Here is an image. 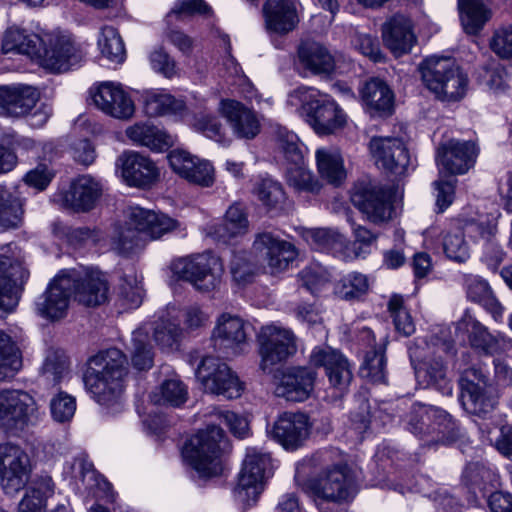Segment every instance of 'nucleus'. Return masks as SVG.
Wrapping results in <instances>:
<instances>
[{
	"label": "nucleus",
	"instance_id": "f257e3e1",
	"mask_svg": "<svg viewBox=\"0 0 512 512\" xmlns=\"http://www.w3.org/2000/svg\"><path fill=\"white\" fill-rule=\"evenodd\" d=\"M127 358L117 348L98 352L89 359L83 382L92 398L106 408L122 403Z\"/></svg>",
	"mask_w": 512,
	"mask_h": 512
},
{
	"label": "nucleus",
	"instance_id": "f03ea898",
	"mask_svg": "<svg viewBox=\"0 0 512 512\" xmlns=\"http://www.w3.org/2000/svg\"><path fill=\"white\" fill-rule=\"evenodd\" d=\"M125 225L112 238V249L120 255H129L142 246L144 238L156 240L178 229L177 220L140 206H129L125 211Z\"/></svg>",
	"mask_w": 512,
	"mask_h": 512
},
{
	"label": "nucleus",
	"instance_id": "7ed1b4c3",
	"mask_svg": "<svg viewBox=\"0 0 512 512\" xmlns=\"http://www.w3.org/2000/svg\"><path fill=\"white\" fill-rule=\"evenodd\" d=\"M407 429L424 441V445L451 444L461 435L456 420L433 405L414 403L406 415Z\"/></svg>",
	"mask_w": 512,
	"mask_h": 512
},
{
	"label": "nucleus",
	"instance_id": "20e7f679",
	"mask_svg": "<svg viewBox=\"0 0 512 512\" xmlns=\"http://www.w3.org/2000/svg\"><path fill=\"white\" fill-rule=\"evenodd\" d=\"M424 85L441 101H458L468 88V77L450 57L431 56L419 64Z\"/></svg>",
	"mask_w": 512,
	"mask_h": 512
},
{
	"label": "nucleus",
	"instance_id": "39448f33",
	"mask_svg": "<svg viewBox=\"0 0 512 512\" xmlns=\"http://www.w3.org/2000/svg\"><path fill=\"white\" fill-rule=\"evenodd\" d=\"M287 102L301 107L307 122L319 135L332 134L345 124V115L336 102L317 89L299 87L289 94Z\"/></svg>",
	"mask_w": 512,
	"mask_h": 512
},
{
	"label": "nucleus",
	"instance_id": "423d86ee",
	"mask_svg": "<svg viewBox=\"0 0 512 512\" xmlns=\"http://www.w3.org/2000/svg\"><path fill=\"white\" fill-rule=\"evenodd\" d=\"M225 445L223 430L209 424L185 443L182 455L201 476H216L222 471L221 455Z\"/></svg>",
	"mask_w": 512,
	"mask_h": 512
},
{
	"label": "nucleus",
	"instance_id": "0eeeda50",
	"mask_svg": "<svg viewBox=\"0 0 512 512\" xmlns=\"http://www.w3.org/2000/svg\"><path fill=\"white\" fill-rule=\"evenodd\" d=\"M335 456H337L335 450L319 451L312 456L313 465L325 471L323 477L311 483V489L318 498L323 500L346 501L355 495V486L346 465H332Z\"/></svg>",
	"mask_w": 512,
	"mask_h": 512
},
{
	"label": "nucleus",
	"instance_id": "6e6552de",
	"mask_svg": "<svg viewBox=\"0 0 512 512\" xmlns=\"http://www.w3.org/2000/svg\"><path fill=\"white\" fill-rule=\"evenodd\" d=\"M458 382L460 399L466 411L485 417L498 405V393L482 367L474 365L464 369Z\"/></svg>",
	"mask_w": 512,
	"mask_h": 512
},
{
	"label": "nucleus",
	"instance_id": "1a4fd4ad",
	"mask_svg": "<svg viewBox=\"0 0 512 512\" xmlns=\"http://www.w3.org/2000/svg\"><path fill=\"white\" fill-rule=\"evenodd\" d=\"M271 456L257 448H248L233 490L236 501L244 506L255 504L264 490L265 479L271 472Z\"/></svg>",
	"mask_w": 512,
	"mask_h": 512
},
{
	"label": "nucleus",
	"instance_id": "9d476101",
	"mask_svg": "<svg viewBox=\"0 0 512 512\" xmlns=\"http://www.w3.org/2000/svg\"><path fill=\"white\" fill-rule=\"evenodd\" d=\"M171 270L179 279L190 282L198 291L209 292L220 284L223 264L218 256L205 252L174 260Z\"/></svg>",
	"mask_w": 512,
	"mask_h": 512
},
{
	"label": "nucleus",
	"instance_id": "9b49d317",
	"mask_svg": "<svg viewBox=\"0 0 512 512\" xmlns=\"http://www.w3.org/2000/svg\"><path fill=\"white\" fill-rule=\"evenodd\" d=\"M40 412L35 399L22 390L0 391V428L16 434L35 425Z\"/></svg>",
	"mask_w": 512,
	"mask_h": 512
},
{
	"label": "nucleus",
	"instance_id": "f8f14e48",
	"mask_svg": "<svg viewBox=\"0 0 512 512\" xmlns=\"http://www.w3.org/2000/svg\"><path fill=\"white\" fill-rule=\"evenodd\" d=\"M196 376L205 392L226 399L240 397L244 389L238 376L217 357H203L196 370Z\"/></svg>",
	"mask_w": 512,
	"mask_h": 512
},
{
	"label": "nucleus",
	"instance_id": "ddd939ff",
	"mask_svg": "<svg viewBox=\"0 0 512 512\" xmlns=\"http://www.w3.org/2000/svg\"><path fill=\"white\" fill-rule=\"evenodd\" d=\"M76 274L66 275L65 270L56 275L48 284L45 291L35 301L36 313L49 321H59L68 314L73 283L77 281Z\"/></svg>",
	"mask_w": 512,
	"mask_h": 512
},
{
	"label": "nucleus",
	"instance_id": "4468645a",
	"mask_svg": "<svg viewBox=\"0 0 512 512\" xmlns=\"http://www.w3.org/2000/svg\"><path fill=\"white\" fill-rule=\"evenodd\" d=\"M261 369L266 372L271 367L285 361L296 351L295 336L287 328L271 324L261 328L257 335Z\"/></svg>",
	"mask_w": 512,
	"mask_h": 512
},
{
	"label": "nucleus",
	"instance_id": "2eb2a0df",
	"mask_svg": "<svg viewBox=\"0 0 512 512\" xmlns=\"http://www.w3.org/2000/svg\"><path fill=\"white\" fill-rule=\"evenodd\" d=\"M31 472L27 453L12 442L0 444V479L6 494H15L28 483Z\"/></svg>",
	"mask_w": 512,
	"mask_h": 512
},
{
	"label": "nucleus",
	"instance_id": "dca6fc26",
	"mask_svg": "<svg viewBox=\"0 0 512 512\" xmlns=\"http://www.w3.org/2000/svg\"><path fill=\"white\" fill-rule=\"evenodd\" d=\"M477 156L474 142L450 139L439 144L435 159L440 174L462 175L474 166Z\"/></svg>",
	"mask_w": 512,
	"mask_h": 512
},
{
	"label": "nucleus",
	"instance_id": "f3484780",
	"mask_svg": "<svg viewBox=\"0 0 512 512\" xmlns=\"http://www.w3.org/2000/svg\"><path fill=\"white\" fill-rule=\"evenodd\" d=\"M250 328L251 325L240 317L228 313L222 314L213 329L214 348L234 355L245 352L249 346Z\"/></svg>",
	"mask_w": 512,
	"mask_h": 512
},
{
	"label": "nucleus",
	"instance_id": "a211bd4d",
	"mask_svg": "<svg viewBox=\"0 0 512 512\" xmlns=\"http://www.w3.org/2000/svg\"><path fill=\"white\" fill-rule=\"evenodd\" d=\"M90 94L95 106L113 118L126 120L135 112L133 100L119 83L101 82L90 89Z\"/></svg>",
	"mask_w": 512,
	"mask_h": 512
},
{
	"label": "nucleus",
	"instance_id": "6ab92c4d",
	"mask_svg": "<svg viewBox=\"0 0 512 512\" xmlns=\"http://www.w3.org/2000/svg\"><path fill=\"white\" fill-rule=\"evenodd\" d=\"M29 272L13 251L11 244L0 247V306L10 305L19 288L28 279Z\"/></svg>",
	"mask_w": 512,
	"mask_h": 512
},
{
	"label": "nucleus",
	"instance_id": "aec40b11",
	"mask_svg": "<svg viewBox=\"0 0 512 512\" xmlns=\"http://www.w3.org/2000/svg\"><path fill=\"white\" fill-rule=\"evenodd\" d=\"M311 431L309 417L302 412H284L273 424L272 437L285 450L295 451L307 441Z\"/></svg>",
	"mask_w": 512,
	"mask_h": 512
},
{
	"label": "nucleus",
	"instance_id": "412c9836",
	"mask_svg": "<svg viewBox=\"0 0 512 512\" xmlns=\"http://www.w3.org/2000/svg\"><path fill=\"white\" fill-rule=\"evenodd\" d=\"M310 363L323 367L332 387L343 393L349 386L353 374L348 359L331 347H316L310 355Z\"/></svg>",
	"mask_w": 512,
	"mask_h": 512
},
{
	"label": "nucleus",
	"instance_id": "4be33fe9",
	"mask_svg": "<svg viewBox=\"0 0 512 512\" xmlns=\"http://www.w3.org/2000/svg\"><path fill=\"white\" fill-rule=\"evenodd\" d=\"M254 251L266 261L272 273L285 270L297 256L295 246L272 232L258 233Z\"/></svg>",
	"mask_w": 512,
	"mask_h": 512
},
{
	"label": "nucleus",
	"instance_id": "5701e85b",
	"mask_svg": "<svg viewBox=\"0 0 512 512\" xmlns=\"http://www.w3.org/2000/svg\"><path fill=\"white\" fill-rule=\"evenodd\" d=\"M352 204L373 223H382L390 219L391 204L389 195L379 186H356L351 194Z\"/></svg>",
	"mask_w": 512,
	"mask_h": 512
},
{
	"label": "nucleus",
	"instance_id": "b1692460",
	"mask_svg": "<svg viewBox=\"0 0 512 512\" xmlns=\"http://www.w3.org/2000/svg\"><path fill=\"white\" fill-rule=\"evenodd\" d=\"M370 151L385 170L395 175H403L410 164V156L402 140L394 137H373Z\"/></svg>",
	"mask_w": 512,
	"mask_h": 512
},
{
	"label": "nucleus",
	"instance_id": "393cba45",
	"mask_svg": "<svg viewBox=\"0 0 512 512\" xmlns=\"http://www.w3.org/2000/svg\"><path fill=\"white\" fill-rule=\"evenodd\" d=\"M168 161L172 170L190 183L202 187H209L214 183V168L207 160L175 149L168 154Z\"/></svg>",
	"mask_w": 512,
	"mask_h": 512
},
{
	"label": "nucleus",
	"instance_id": "a878e982",
	"mask_svg": "<svg viewBox=\"0 0 512 512\" xmlns=\"http://www.w3.org/2000/svg\"><path fill=\"white\" fill-rule=\"evenodd\" d=\"M316 372L311 367H294L287 370L275 387V395L287 401L302 402L314 390Z\"/></svg>",
	"mask_w": 512,
	"mask_h": 512
},
{
	"label": "nucleus",
	"instance_id": "bb28decb",
	"mask_svg": "<svg viewBox=\"0 0 512 512\" xmlns=\"http://www.w3.org/2000/svg\"><path fill=\"white\" fill-rule=\"evenodd\" d=\"M66 275L76 274L72 295L76 301L88 307L98 306L107 299L108 286L103 274L98 271L65 270Z\"/></svg>",
	"mask_w": 512,
	"mask_h": 512
},
{
	"label": "nucleus",
	"instance_id": "cd10ccee",
	"mask_svg": "<svg viewBox=\"0 0 512 512\" xmlns=\"http://www.w3.org/2000/svg\"><path fill=\"white\" fill-rule=\"evenodd\" d=\"M124 180L130 186H147L159 176L155 163L136 151H125L117 159Z\"/></svg>",
	"mask_w": 512,
	"mask_h": 512
},
{
	"label": "nucleus",
	"instance_id": "c85d7f7f",
	"mask_svg": "<svg viewBox=\"0 0 512 512\" xmlns=\"http://www.w3.org/2000/svg\"><path fill=\"white\" fill-rule=\"evenodd\" d=\"M42 57L46 68L55 72H65L82 61L83 52L71 37L61 35L50 40V47L44 50Z\"/></svg>",
	"mask_w": 512,
	"mask_h": 512
},
{
	"label": "nucleus",
	"instance_id": "c756f323",
	"mask_svg": "<svg viewBox=\"0 0 512 512\" xmlns=\"http://www.w3.org/2000/svg\"><path fill=\"white\" fill-rule=\"evenodd\" d=\"M39 100L36 88L15 84L0 86V115L20 117L26 115Z\"/></svg>",
	"mask_w": 512,
	"mask_h": 512
},
{
	"label": "nucleus",
	"instance_id": "7c9ffc66",
	"mask_svg": "<svg viewBox=\"0 0 512 512\" xmlns=\"http://www.w3.org/2000/svg\"><path fill=\"white\" fill-rule=\"evenodd\" d=\"M102 185L89 175L75 179L63 196L64 204L76 212L93 209L102 195Z\"/></svg>",
	"mask_w": 512,
	"mask_h": 512
},
{
	"label": "nucleus",
	"instance_id": "2f4dec72",
	"mask_svg": "<svg viewBox=\"0 0 512 512\" xmlns=\"http://www.w3.org/2000/svg\"><path fill=\"white\" fill-rule=\"evenodd\" d=\"M382 38L396 57L409 53L416 42L411 20L403 15H395L383 25Z\"/></svg>",
	"mask_w": 512,
	"mask_h": 512
},
{
	"label": "nucleus",
	"instance_id": "473e14b6",
	"mask_svg": "<svg viewBox=\"0 0 512 512\" xmlns=\"http://www.w3.org/2000/svg\"><path fill=\"white\" fill-rule=\"evenodd\" d=\"M220 111L239 138L252 139L260 131L255 113L236 100H222Z\"/></svg>",
	"mask_w": 512,
	"mask_h": 512
},
{
	"label": "nucleus",
	"instance_id": "72a5a7b5",
	"mask_svg": "<svg viewBox=\"0 0 512 512\" xmlns=\"http://www.w3.org/2000/svg\"><path fill=\"white\" fill-rule=\"evenodd\" d=\"M266 28L277 34H286L299 22L296 6L291 0H266L263 6Z\"/></svg>",
	"mask_w": 512,
	"mask_h": 512
},
{
	"label": "nucleus",
	"instance_id": "f704fd0d",
	"mask_svg": "<svg viewBox=\"0 0 512 512\" xmlns=\"http://www.w3.org/2000/svg\"><path fill=\"white\" fill-rule=\"evenodd\" d=\"M125 133L134 144L154 152L166 151L175 143L173 135L150 122H137L129 126Z\"/></svg>",
	"mask_w": 512,
	"mask_h": 512
},
{
	"label": "nucleus",
	"instance_id": "c9c22d12",
	"mask_svg": "<svg viewBox=\"0 0 512 512\" xmlns=\"http://www.w3.org/2000/svg\"><path fill=\"white\" fill-rule=\"evenodd\" d=\"M457 329L468 334L470 345L486 355H494L503 350L502 341L466 312L457 324Z\"/></svg>",
	"mask_w": 512,
	"mask_h": 512
},
{
	"label": "nucleus",
	"instance_id": "e433bc0d",
	"mask_svg": "<svg viewBox=\"0 0 512 512\" xmlns=\"http://www.w3.org/2000/svg\"><path fill=\"white\" fill-rule=\"evenodd\" d=\"M43 50L42 39L34 33L16 26L9 27L2 39V52H15L30 58L41 57Z\"/></svg>",
	"mask_w": 512,
	"mask_h": 512
},
{
	"label": "nucleus",
	"instance_id": "4c0bfd02",
	"mask_svg": "<svg viewBox=\"0 0 512 512\" xmlns=\"http://www.w3.org/2000/svg\"><path fill=\"white\" fill-rule=\"evenodd\" d=\"M23 214V200L17 187L0 184V232L19 228Z\"/></svg>",
	"mask_w": 512,
	"mask_h": 512
},
{
	"label": "nucleus",
	"instance_id": "58836bf2",
	"mask_svg": "<svg viewBox=\"0 0 512 512\" xmlns=\"http://www.w3.org/2000/svg\"><path fill=\"white\" fill-rule=\"evenodd\" d=\"M143 109L149 117L166 115L182 116L186 111L184 101L164 90L151 89L143 94Z\"/></svg>",
	"mask_w": 512,
	"mask_h": 512
},
{
	"label": "nucleus",
	"instance_id": "ea45409f",
	"mask_svg": "<svg viewBox=\"0 0 512 512\" xmlns=\"http://www.w3.org/2000/svg\"><path fill=\"white\" fill-rule=\"evenodd\" d=\"M361 97L373 114L382 115L392 112L394 94L387 83L379 78H372L364 84Z\"/></svg>",
	"mask_w": 512,
	"mask_h": 512
},
{
	"label": "nucleus",
	"instance_id": "a19ab883",
	"mask_svg": "<svg viewBox=\"0 0 512 512\" xmlns=\"http://www.w3.org/2000/svg\"><path fill=\"white\" fill-rule=\"evenodd\" d=\"M300 63L314 74L330 73L334 69V59L329 51L314 41L302 42L298 48Z\"/></svg>",
	"mask_w": 512,
	"mask_h": 512
},
{
	"label": "nucleus",
	"instance_id": "79ce46f5",
	"mask_svg": "<svg viewBox=\"0 0 512 512\" xmlns=\"http://www.w3.org/2000/svg\"><path fill=\"white\" fill-rule=\"evenodd\" d=\"M464 287L468 299L482 305L495 319L502 315L503 308L485 279L478 275H465Z\"/></svg>",
	"mask_w": 512,
	"mask_h": 512
},
{
	"label": "nucleus",
	"instance_id": "37998d69",
	"mask_svg": "<svg viewBox=\"0 0 512 512\" xmlns=\"http://www.w3.org/2000/svg\"><path fill=\"white\" fill-rule=\"evenodd\" d=\"M54 494L49 475H41L32 483L19 503L18 512H46V502Z\"/></svg>",
	"mask_w": 512,
	"mask_h": 512
},
{
	"label": "nucleus",
	"instance_id": "c03bdc74",
	"mask_svg": "<svg viewBox=\"0 0 512 512\" xmlns=\"http://www.w3.org/2000/svg\"><path fill=\"white\" fill-rule=\"evenodd\" d=\"M318 172L333 185H340L346 178L343 158L335 148L322 147L315 152Z\"/></svg>",
	"mask_w": 512,
	"mask_h": 512
},
{
	"label": "nucleus",
	"instance_id": "a18cd8bd",
	"mask_svg": "<svg viewBox=\"0 0 512 512\" xmlns=\"http://www.w3.org/2000/svg\"><path fill=\"white\" fill-rule=\"evenodd\" d=\"M466 229L470 234L477 233L480 238L485 240L482 260L489 269L496 271L505 258V252L491 238L494 234V227L483 223L470 222L466 224Z\"/></svg>",
	"mask_w": 512,
	"mask_h": 512
},
{
	"label": "nucleus",
	"instance_id": "49530a36",
	"mask_svg": "<svg viewBox=\"0 0 512 512\" xmlns=\"http://www.w3.org/2000/svg\"><path fill=\"white\" fill-rule=\"evenodd\" d=\"M150 399L155 405L181 407L188 399V388L179 378L165 379L151 392Z\"/></svg>",
	"mask_w": 512,
	"mask_h": 512
},
{
	"label": "nucleus",
	"instance_id": "de8ad7c7",
	"mask_svg": "<svg viewBox=\"0 0 512 512\" xmlns=\"http://www.w3.org/2000/svg\"><path fill=\"white\" fill-rule=\"evenodd\" d=\"M306 241L315 250L340 256L346 248V239L339 232L327 228L310 229L305 234Z\"/></svg>",
	"mask_w": 512,
	"mask_h": 512
},
{
	"label": "nucleus",
	"instance_id": "09e8293b",
	"mask_svg": "<svg viewBox=\"0 0 512 512\" xmlns=\"http://www.w3.org/2000/svg\"><path fill=\"white\" fill-rule=\"evenodd\" d=\"M22 368V355L11 336L0 330V381L12 378Z\"/></svg>",
	"mask_w": 512,
	"mask_h": 512
},
{
	"label": "nucleus",
	"instance_id": "8fccbe9b",
	"mask_svg": "<svg viewBox=\"0 0 512 512\" xmlns=\"http://www.w3.org/2000/svg\"><path fill=\"white\" fill-rule=\"evenodd\" d=\"M426 378L427 386L434 387L443 395H452L453 387L446 376V367L441 357L423 360L417 374Z\"/></svg>",
	"mask_w": 512,
	"mask_h": 512
},
{
	"label": "nucleus",
	"instance_id": "3c124183",
	"mask_svg": "<svg viewBox=\"0 0 512 512\" xmlns=\"http://www.w3.org/2000/svg\"><path fill=\"white\" fill-rule=\"evenodd\" d=\"M462 25L467 33H477L489 19V10L481 0L458 1Z\"/></svg>",
	"mask_w": 512,
	"mask_h": 512
},
{
	"label": "nucleus",
	"instance_id": "603ef678",
	"mask_svg": "<svg viewBox=\"0 0 512 512\" xmlns=\"http://www.w3.org/2000/svg\"><path fill=\"white\" fill-rule=\"evenodd\" d=\"M465 233H470L460 227L448 230L443 235V251L447 258L457 263H464L470 258V248L465 240ZM472 233L471 236H475Z\"/></svg>",
	"mask_w": 512,
	"mask_h": 512
},
{
	"label": "nucleus",
	"instance_id": "864d4df0",
	"mask_svg": "<svg viewBox=\"0 0 512 512\" xmlns=\"http://www.w3.org/2000/svg\"><path fill=\"white\" fill-rule=\"evenodd\" d=\"M495 479V472L480 462L469 463L462 475L465 485L472 489L475 495L479 492L483 496L488 491V485H491Z\"/></svg>",
	"mask_w": 512,
	"mask_h": 512
},
{
	"label": "nucleus",
	"instance_id": "5fc2aeb1",
	"mask_svg": "<svg viewBox=\"0 0 512 512\" xmlns=\"http://www.w3.org/2000/svg\"><path fill=\"white\" fill-rule=\"evenodd\" d=\"M249 226L244 206L234 203L226 211L223 223L216 230L219 237H235L247 232Z\"/></svg>",
	"mask_w": 512,
	"mask_h": 512
},
{
	"label": "nucleus",
	"instance_id": "6e6d98bb",
	"mask_svg": "<svg viewBox=\"0 0 512 512\" xmlns=\"http://www.w3.org/2000/svg\"><path fill=\"white\" fill-rule=\"evenodd\" d=\"M360 374L373 383L386 382V358L383 345L366 352Z\"/></svg>",
	"mask_w": 512,
	"mask_h": 512
},
{
	"label": "nucleus",
	"instance_id": "4d7b16f0",
	"mask_svg": "<svg viewBox=\"0 0 512 512\" xmlns=\"http://www.w3.org/2000/svg\"><path fill=\"white\" fill-rule=\"evenodd\" d=\"M369 290V280L366 275L351 272L337 283L335 293L344 300H358L365 296Z\"/></svg>",
	"mask_w": 512,
	"mask_h": 512
},
{
	"label": "nucleus",
	"instance_id": "13d9d810",
	"mask_svg": "<svg viewBox=\"0 0 512 512\" xmlns=\"http://www.w3.org/2000/svg\"><path fill=\"white\" fill-rule=\"evenodd\" d=\"M132 345L131 362L133 367L139 371L149 370L153 366L154 352L149 343L148 334L141 329L134 331Z\"/></svg>",
	"mask_w": 512,
	"mask_h": 512
},
{
	"label": "nucleus",
	"instance_id": "bf43d9fd",
	"mask_svg": "<svg viewBox=\"0 0 512 512\" xmlns=\"http://www.w3.org/2000/svg\"><path fill=\"white\" fill-rule=\"evenodd\" d=\"M101 54L108 60L121 63L125 59V47L117 30L112 26H105L98 39Z\"/></svg>",
	"mask_w": 512,
	"mask_h": 512
},
{
	"label": "nucleus",
	"instance_id": "052dcab7",
	"mask_svg": "<svg viewBox=\"0 0 512 512\" xmlns=\"http://www.w3.org/2000/svg\"><path fill=\"white\" fill-rule=\"evenodd\" d=\"M276 142L290 166L300 165L304 162L303 149L298 136L285 127L276 130Z\"/></svg>",
	"mask_w": 512,
	"mask_h": 512
},
{
	"label": "nucleus",
	"instance_id": "680f3d73",
	"mask_svg": "<svg viewBox=\"0 0 512 512\" xmlns=\"http://www.w3.org/2000/svg\"><path fill=\"white\" fill-rule=\"evenodd\" d=\"M253 192L268 209L280 208L286 199L282 185L271 178H264L256 182Z\"/></svg>",
	"mask_w": 512,
	"mask_h": 512
},
{
	"label": "nucleus",
	"instance_id": "e2e57ef3",
	"mask_svg": "<svg viewBox=\"0 0 512 512\" xmlns=\"http://www.w3.org/2000/svg\"><path fill=\"white\" fill-rule=\"evenodd\" d=\"M69 362L64 353L49 351L41 367V375L49 384L60 383L68 374Z\"/></svg>",
	"mask_w": 512,
	"mask_h": 512
},
{
	"label": "nucleus",
	"instance_id": "0e129e2a",
	"mask_svg": "<svg viewBox=\"0 0 512 512\" xmlns=\"http://www.w3.org/2000/svg\"><path fill=\"white\" fill-rule=\"evenodd\" d=\"M287 182L298 191L318 193L321 189V184L304 163L287 168Z\"/></svg>",
	"mask_w": 512,
	"mask_h": 512
},
{
	"label": "nucleus",
	"instance_id": "69168bd1",
	"mask_svg": "<svg viewBox=\"0 0 512 512\" xmlns=\"http://www.w3.org/2000/svg\"><path fill=\"white\" fill-rule=\"evenodd\" d=\"M388 310L393 319L395 329L404 336H410L415 331V324L404 305L400 295H393L388 302Z\"/></svg>",
	"mask_w": 512,
	"mask_h": 512
},
{
	"label": "nucleus",
	"instance_id": "338daca9",
	"mask_svg": "<svg viewBox=\"0 0 512 512\" xmlns=\"http://www.w3.org/2000/svg\"><path fill=\"white\" fill-rule=\"evenodd\" d=\"M149 63L151 69L164 78L173 79L181 74L175 59L161 47L154 49L149 54Z\"/></svg>",
	"mask_w": 512,
	"mask_h": 512
},
{
	"label": "nucleus",
	"instance_id": "774afa93",
	"mask_svg": "<svg viewBox=\"0 0 512 512\" xmlns=\"http://www.w3.org/2000/svg\"><path fill=\"white\" fill-rule=\"evenodd\" d=\"M300 280L307 291L317 294L330 282L331 275L325 267L312 265L300 272Z\"/></svg>",
	"mask_w": 512,
	"mask_h": 512
}]
</instances>
